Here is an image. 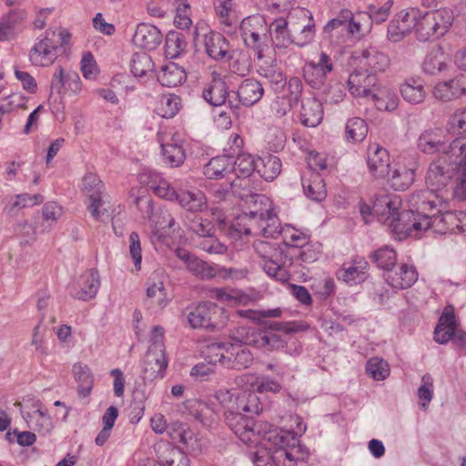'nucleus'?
Masks as SVG:
<instances>
[{
    "instance_id": "14",
    "label": "nucleus",
    "mask_w": 466,
    "mask_h": 466,
    "mask_svg": "<svg viewBox=\"0 0 466 466\" xmlns=\"http://www.w3.org/2000/svg\"><path fill=\"white\" fill-rule=\"evenodd\" d=\"M420 15V10L418 8H409L395 15L388 25V39L392 43L404 39L412 30H416V19Z\"/></svg>"
},
{
    "instance_id": "19",
    "label": "nucleus",
    "mask_w": 466,
    "mask_h": 466,
    "mask_svg": "<svg viewBox=\"0 0 466 466\" xmlns=\"http://www.w3.org/2000/svg\"><path fill=\"white\" fill-rule=\"evenodd\" d=\"M99 287L100 278L98 271L95 268H90L79 277L71 291V295L76 299L87 301L96 297Z\"/></svg>"
},
{
    "instance_id": "46",
    "label": "nucleus",
    "mask_w": 466,
    "mask_h": 466,
    "mask_svg": "<svg viewBox=\"0 0 466 466\" xmlns=\"http://www.w3.org/2000/svg\"><path fill=\"white\" fill-rule=\"evenodd\" d=\"M187 41L185 35L177 31H169L166 35L165 56L167 58L178 57L186 49Z\"/></svg>"
},
{
    "instance_id": "11",
    "label": "nucleus",
    "mask_w": 466,
    "mask_h": 466,
    "mask_svg": "<svg viewBox=\"0 0 466 466\" xmlns=\"http://www.w3.org/2000/svg\"><path fill=\"white\" fill-rule=\"evenodd\" d=\"M455 173L454 157L441 156L430 165L425 178L426 184L431 191L442 190L451 181Z\"/></svg>"
},
{
    "instance_id": "61",
    "label": "nucleus",
    "mask_w": 466,
    "mask_h": 466,
    "mask_svg": "<svg viewBox=\"0 0 466 466\" xmlns=\"http://www.w3.org/2000/svg\"><path fill=\"white\" fill-rule=\"evenodd\" d=\"M349 25L350 36H354L358 39L370 33L371 29V23L364 13H360L356 16L351 14V17L349 19Z\"/></svg>"
},
{
    "instance_id": "12",
    "label": "nucleus",
    "mask_w": 466,
    "mask_h": 466,
    "mask_svg": "<svg viewBox=\"0 0 466 466\" xmlns=\"http://www.w3.org/2000/svg\"><path fill=\"white\" fill-rule=\"evenodd\" d=\"M55 35L56 32L48 29L35 40L29 52V60L33 66H48L56 61L58 46L53 39Z\"/></svg>"
},
{
    "instance_id": "17",
    "label": "nucleus",
    "mask_w": 466,
    "mask_h": 466,
    "mask_svg": "<svg viewBox=\"0 0 466 466\" xmlns=\"http://www.w3.org/2000/svg\"><path fill=\"white\" fill-rule=\"evenodd\" d=\"M433 96L441 102H450L466 95V74H459L448 80L439 81L432 90Z\"/></svg>"
},
{
    "instance_id": "23",
    "label": "nucleus",
    "mask_w": 466,
    "mask_h": 466,
    "mask_svg": "<svg viewBox=\"0 0 466 466\" xmlns=\"http://www.w3.org/2000/svg\"><path fill=\"white\" fill-rule=\"evenodd\" d=\"M162 39L163 35L157 26L141 23L137 26L132 40L137 47L155 50L161 44Z\"/></svg>"
},
{
    "instance_id": "29",
    "label": "nucleus",
    "mask_w": 466,
    "mask_h": 466,
    "mask_svg": "<svg viewBox=\"0 0 466 466\" xmlns=\"http://www.w3.org/2000/svg\"><path fill=\"white\" fill-rule=\"evenodd\" d=\"M22 416L30 429L42 435L49 434L54 429V422L51 416L46 409L41 408V404H39L36 410L31 412L22 413Z\"/></svg>"
},
{
    "instance_id": "31",
    "label": "nucleus",
    "mask_w": 466,
    "mask_h": 466,
    "mask_svg": "<svg viewBox=\"0 0 466 466\" xmlns=\"http://www.w3.org/2000/svg\"><path fill=\"white\" fill-rule=\"evenodd\" d=\"M322 118V105L318 99L308 97L301 101L299 119L303 126L315 127L321 122Z\"/></svg>"
},
{
    "instance_id": "18",
    "label": "nucleus",
    "mask_w": 466,
    "mask_h": 466,
    "mask_svg": "<svg viewBox=\"0 0 466 466\" xmlns=\"http://www.w3.org/2000/svg\"><path fill=\"white\" fill-rule=\"evenodd\" d=\"M351 17L350 10H342L339 16L331 19L323 28V37L332 45L340 46L346 43L350 36L349 19Z\"/></svg>"
},
{
    "instance_id": "60",
    "label": "nucleus",
    "mask_w": 466,
    "mask_h": 466,
    "mask_svg": "<svg viewBox=\"0 0 466 466\" xmlns=\"http://www.w3.org/2000/svg\"><path fill=\"white\" fill-rule=\"evenodd\" d=\"M247 203L249 204V211L262 213V217L277 216L274 212L272 201L265 195H251Z\"/></svg>"
},
{
    "instance_id": "37",
    "label": "nucleus",
    "mask_w": 466,
    "mask_h": 466,
    "mask_svg": "<svg viewBox=\"0 0 466 466\" xmlns=\"http://www.w3.org/2000/svg\"><path fill=\"white\" fill-rule=\"evenodd\" d=\"M228 96V86L219 76L214 77L208 86L203 90V98L216 107L222 106Z\"/></svg>"
},
{
    "instance_id": "22",
    "label": "nucleus",
    "mask_w": 466,
    "mask_h": 466,
    "mask_svg": "<svg viewBox=\"0 0 466 466\" xmlns=\"http://www.w3.org/2000/svg\"><path fill=\"white\" fill-rule=\"evenodd\" d=\"M390 155L388 151L379 145H370L368 149V167L370 173L376 177H387L390 174Z\"/></svg>"
},
{
    "instance_id": "9",
    "label": "nucleus",
    "mask_w": 466,
    "mask_h": 466,
    "mask_svg": "<svg viewBox=\"0 0 466 466\" xmlns=\"http://www.w3.org/2000/svg\"><path fill=\"white\" fill-rule=\"evenodd\" d=\"M223 309L212 302L198 304L187 315V320L193 329L215 330L224 325Z\"/></svg>"
},
{
    "instance_id": "13",
    "label": "nucleus",
    "mask_w": 466,
    "mask_h": 466,
    "mask_svg": "<svg viewBox=\"0 0 466 466\" xmlns=\"http://www.w3.org/2000/svg\"><path fill=\"white\" fill-rule=\"evenodd\" d=\"M281 442L275 444L272 441L261 440L257 447V451L250 453V460L255 466H278L280 460L289 456V452L284 449L286 438L280 433Z\"/></svg>"
},
{
    "instance_id": "2",
    "label": "nucleus",
    "mask_w": 466,
    "mask_h": 466,
    "mask_svg": "<svg viewBox=\"0 0 466 466\" xmlns=\"http://www.w3.org/2000/svg\"><path fill=\"white\" fill-rule=\"evenodd\" d=\"M401 199L400 196L380 192L373 197V211L378 220L387 225L400 238L413 236L415 229L428 226V221L419 223V217L410 211H400Z\"/></svg>"
},
{
    "instance_id": "24",
    "label": "nucleus",
    "mask_w": 466,
    "mask_h": 466,
    "mask_svg": "<svg viewBox=\"0 0 466 466\" xmlns=\"http://www.w3.org/2000/svg\"><path fill=\"white\" fill-rule=\"evenodd\" d=\"M387 283L398 289L410 288L418 279V272L412 265L401 264L396 270L384 274Z\"/></svg>"
},
{
    "instance_id": "4",
    "label": "nucleus",
    "mask_w": 466,
    "mask_h": 466,
    "mask_svg": "<svg viewBox=\"0 0 466 466\" xmlns=\"http://www.w3.org/2000/svg\"><path fill=\"white\" fill-rule=\"evenodd\" d=\"M282 233L278 216L262 217L258 211L243 212L234 218L228 235L235 238L245 236L276 238Z\"/></svg>"
},
{
    "instance_id": "57",
    "label": "nucleus",
    "mask_w": 466,
    "mask_h": 466,
    "mask_svg": "<svg viewBox=\"0 0 466 466\" xmlns=\"http://www.w3.org/2000/svg\"><path fill=\"white\" fill-rule=\"evenodd\" d=\"M180 108V97L177 95H167L160 98L157 112L164 118H172L178 113Z\"/></svg>"
},
{
    "instance_id": "28",
    "label": "nucleus",
    "mask_w": 466,
    "mask_h": 466,
    "mask_svg": "<svg viewBox=\"0 0 466 466\" xmlns=\"http://www.w3.org/2000/svg\"><path fill=\"white\" fill-rule=\"evenodd\" d=\"M237 95L243 106H251L262 98L264 88L258 80L247 78L239 84Z\"/></svg>"
},
{
    "instance_id": "10",
    "label": "nucleus",
    "mask_w": 466,
    "mask_h": 466,
    "mask_svg": "<svg viewBox=\"0 0 466 466\" xmlns=\"http://www.w3.org/2000/svg\"><path fill=\"white\" fill-rule=\"evenodd\" d=\"M419 223L428 221V226L415 229L414 237H419L421 232L427 231L433 227L438 231H464L466 229V213L447 211L441 214L433 213L432 216H422L418 218Z\"/></svg>"
},
{
    "instance_id": "52",
    "label": "nucleus",
    "mask_w": 466,
    "mask_h": 466,
    "mask_svg": "<svg viewBox=\"0 0 466 466\" xmlns=\"http://www.w3.org/2000/svg\"><path fill=\"white\" fill-rule=\"evenodd\" d=\"M149 187L159 198L168 201H175L178 195V192L170 186L169 182L157 174L151 175Z\"/></svg>"
},
{
    "instance_id": "44",
    "label": "nucleus",
    "mask_w": 466,
    "mask_h": 466,
    "mask_svg": "<svg viewBox=\"0 0 466 466\" xmlns=\"http://www.w3.org/2000/svg\"><path fill=\"white\" fill-rule=\"evenodd\" d=\"M73 373L77 382V391L79 396L83 398L88 396L94 384L90 369L86 365L76 363L73 366Z\"/></svg>"
},
{
    "instance_id": "5",
    "label": "nucleus",
    "mask_w": 466,
    "mask_h": 466,
    "mask_svg": "<svg viewBox=\"0 0 466 466\" xmlns=\"http://www.w3.org/2000/svg\"><path fill=\"white\" fill-rule=\"evenodd\" d=\"M417 147L424 154H441L456 160L466 154V137H458L450 142L445 130L438 127L429 128L419 136Z\"/></svg>"
},
{
    "instance_id": "64",
    "label": "nucleus",
    "mask_w": 466,
    "mask_h": 466,
    "mask_svg": "<svg viewBox=\"0 0 466 466\" xmlns=\"http://www.w3.org/2000/svg\"><path fill=\"white\" fill-rule=\"evenodd\" d=\"M69 81L74 82V84L77 86L79 81L78 75L72 71L65 72L64 68L61 66H58L53 75L51 89H55L60 92L61 89Z\"/></svg>"
},
{
    "instance_id": "39",
    "label": "nucleus",
    "mask_w": 466,
    "mask_h": 466,
    "mask_svg": "<svg viewBox=\"0 0 466 466\" xmlns=\"http://www.w3.org/2000/svg\"><path fill=\"white\" fill-rule=\"evenodd\" d=\"M233 155L218 156L209 160L204 167V175L209 179L224 177L231 172Z\"/></svg>"
},
{
    "instance_id": "30",
    "label": "nucleus",
    "mask_w": 466,
    "mask_h": 466,
    "mask_svg": "<svg viewBox=\"0 0 466 466\" xmlns=\"http://www.w3.org/2000/svg\"><path fill=\"white\" fill-rule=\"evenodd\" d=\"M433 193L430 190H420L409 198L410 208L408 211L422 216H432L431 211L437 208V202L432 198Z\"/></svg>"
},
{
    "instance_id": "20",
    "label": "nucleus",
    "mask_w": 466,
    "mask_h": 466,
    "mask_svg": "<svg viewBox=\"0 0 466 466\" xmlns=\"http://www.w3.org/2000/svg\"><path fill=\"white\" fill-rule=\"evenodd\" d=\"M369 263L364 258L355 257L350 262H345L337 271V278L339 280L352 286L360 284L368 278Z\"/></svg>"
},
{
    "instance_id": "47",
    "label": "nucleus",
    "mask_w": 466,
    "mask_h": 466,
    "mask_svg": "<svg viewBox=\"0 0 466 466\" xmlns=\"http://www.w3.org/2000/svg\"><path fill=\"white\" fill-rule=\"evenodd\" d=\"M45 198L41 194L30 195L27 193L18 194L15 199L10 200L5 208V212L12 215L22 208H31L43 203Z\"/></svg>"
},
{
    "instance_id": "25",
    "label": "nucleus",
    "mask_w": 466,
    "mask_h": 466,
    "mask_svg": "<svg viewBox=\"0 0 466 466\" xmlns=\"http://www.w3.org/2000/svg\"><path fill=\"white\" fill-rule=\"evenodd\" d=\"M360 65L361 68L377 75L389 67L390 58L376 47L370 46L361 51Z\"/></svg>"
},
{
    "instance_id": "35",
    "label": "nucleus",
    "mask_w": 466,
    "mask_h": 466,
    "mask_svg": "<svg viewBox=\"0 0 466 466\" xmlns=\"http://www.w3.org/2000/svg\"><path fill=\"white\" fill-rule=\"evenodd\" d=\"M158 141L161 147L163 161L172 167H180L186 158L183 145L174 138L170 142H164L159 136Z\"/></svg>"
},
{
    "instance_id": "3",
    "label": "nucleus",
    "mask_w": 466,
    "mask_h": 466,
    "mask_svg": "<svg viewBox=\"0 0 466 466\" xmlns=\"http://www.w3.org/2000/svg\"><path fill=\"white\" fill-rule=\"evenodd\" d=\"M225 421L229 429L244 444L258 445L261 440L279 444L280 431L266 421H257L251 416L239 411L227 410Z\"/></svg>"
},
{
    "instance_id": "48",
    "label": "nucleus",
    "mask_w": 466,
    "mask_h": 466,
    "mask_svg": "<svg viewBox=\"0 0 466 466\" xmlns=\"http://www.w3.org/2000/svg\"><path fill=\"white\" fill-rule=\"evenodd\" d=\"M400 93L404 100L414 105L421 103L426 96L422 83L413 78L407 80L401 86Z\"/></svg>"
},
{
    "instance_id": "55",
    "label": "nucleus",
    "mask_w": 466,
    "mask_h": 466,
    "mask_svg": "<svg viewBox=\"0 0 466 466\" xmlns=\"http://www.w3.org/2000/svg\"><path fill=\"white\" fill-rule=\"evenodd\" d=\"M236 159L232 157L231 172H238V176L248 177L258 167V160L256 161L253 157L249 154H236Z\"/></svg>"
},
{
    "instance_id": "1",
    "label": "nucleus",
    "mask_w": 466,
    "mask_h": 466,
    "mask_svg": "<svg viewBox=\"0 0 466 466\" xmlns=\"http://www.w3.org/2000/svg\"><path fill=\"white\" fill-rule=\"evenodd\" d=\"M273 45L278 48L294 44L303 47L315 36V23L306 8L296 7L289 11L287 17H279L268 25Z\"/></svg>"
},
{
    "instance_id": "27",
    "label": "nucleus",
    "mask_w": 466,
    "mask_h": 466,
    "mask_svg": "<svg viewBox=\"0 0 466 466\" xmlns=\"http://www.w3.org/2000/svg\"><path fill=\"white\" fill-rule=\"evenodd\" d=\"M204 47L206 54L216 61L226 59L229 44L227 38L220 33L210 31L204 35Z\"/></svg>"
},
{
    "instance_id": "7",
    "label": "nucleus",
    "mask_w": 466,
    "mask_h": 466,
    "mask_svg": "<svg viewBox=\"0 0 466 466\" xmlns=\"http://www.w3.org/2000/svg\"><path fill=\"white\" fill-rule=\"evenodd\" d=\"M416 20V37L420 42H426L442 36L451 25L453 15L448 9H437L424 14L420 12Z\"/></svg>"
},
{
    "instance_id": "42",
    "label": "nucleus",
    "mask_w": 466,
    "mask_h": 466,
    "mask_svg": "<svg viewBox=\"0 0 466 466\" xmlns=\"http://www.w3.org/2000/svg\"><path fill=\"white\" fill-rule=\"evenodd\" d=\"M447 57L441 48H433L425 57L422 63V70L425 74L435 76L447 70Z\"/></svg>"
},
{
    "instance_id": "21",
    "label": "nucleus",
    "mask_w": 466,
    "mask_h": 466,
    "mask_svg": "<svg viewBox=\"0 0 466 466\" xmlns=\"http://www.w3.org/2000/svg\"><path fill=\"white\" fill-rule=\"evenodd\" d=\"M187 269L194 274L196 277L201 279H211L213 278H219L222 279H228L235 278V274L238 272L233 268H227L219 267L218 265L212 266L206 261L195 257L189 261Z\"/></svg>"
},
{
    "instance_id": "45",
    "label": "nucleus",
    "mask_w": 466,
    "mask_h": 466,
    "mask_svg": "<svg viewBox=\"0 0 466 466\" xmlns=\"http://www.w3.org/2000/svg\"><path fill=\"white\" fill-rule=\"evenodd\" d=\"M185 226L200 238L210 237L215 233L214 224L209 219L198 215H187Z\"/></svg>"
},
{
    "instance_id": "38",
    "label": "nucleus",
    "mask_w": 466,
    "mask_h": 466,
    "mask_svg": "<svg viewBox=\"0 0 466 466\" xmlns=\"http://www.w3.org/2000/svg\"><path fill=\"white\" fill-rule=\"evenodd\" d=\"M208 297L228 305H246L249 301L248 295L229 288H212L208 289Z\"/></svg>"
},
{
    "instance_id": "62",
    "label": "nucleus",
    "mask_w": 466,
    "mask_h": 466,
    "mask_svg": "<svg viewBox=\"0 0 466 466\" xmlns=\"http://www.w3.org/2000/svg\"><path fill=\"white\" fill-rule=\"evenodd\" d=\"M370 99L373 101L376 108L380 111H393L399 104L398 96L390 92H375Z\"/></svg>"
},
{
    "instance_id": "59",
    "label": "nucleus",
    "mask_w": 466,
    "mask_h": 466,
    "mask_svg": "<svg viewBox=\"0 0 466 466\" xmlns=\"http://www.w3.org/2000/svg\"><path fill=\"white\" fill-rule=\"evenodd\" d=\"M368 134V126L362 118L352 117L346 124V137L353 142L362 141Z\"/></svg>"
},
{
    "instance_id": "8",
    "label": "nucleus",
    "mask_w": 466,
    "mask_h": 466,
    "mask_svg": "<svg viewBox=\"0 0 466 466\" xmlns=\"http://www.w3.org/2000/svg\"><path fill=\"white\" fill-rule=\"evenodd\" d=\"M239 31L245 45L256 50L258 58H261L268 35V25L265 18L260 15L246 17L240 23Z\"/></svg>"
},
{
    "instance_id": "6",
    "label": "nucleus",
    "mask_w": 466,
    "mask_h": 466,
    "mask_svg": "<svg viewBox=\"0 0 466 466\" xmlns=\"http://www.w3.org/2000/svg\"><path fill=\"white\" fill-rule=\"evenodd\" d=\"M168 360L164 343V329L155 326L151 330L150 345L142 363V378L144 381L161 380L166 374Z\"/></svg>"
},
{
    "instance_id": "16",
    "label": "nucleus",
    "mask_w": 466,
    "mask_h": 466,
    "mask_svg": "<svg viewBox=\"0 0 466 466\" xmlns=\"http://www.w3.org/2000/svg\"><path fill=\"white\" fill-rule=\"evenodd\" d=\"M377 75L360 67L351 73L348 79L350 94L356 97L370 98L376 92Z\"/></svg>"
},
{
    "instance_id": "56",
    "label": "nucleus",
    "mask_w": 466,
    "mask_h": 466,
    "mask_svg": "<svg viewBox=\"0 0 466 466\" xmlns=\"http://www.w3.org/2000/svg\"><path fill=\"white\" fill-rule=\"evenodd\" d=\"M63 208L56 201H48L42 208L43 231H49L63 216Z\"/></svg>"
},
{
    "instance_id": "54",
    "label": "nucleus",
    "mask_w": 466,
    "mask_h": 466,
    "mask_svg": "<svg viewBox=\"0 0 466 466\" xmlns=\"http://www.w3.org/2000/svg\"><path fill=\"white\" fill-rule=\"evenodd\" d=\"M230 346V343L228 342H214L210 343L207 346L204 354L206 360L210 364H216L219 363L223 367H225V363L227 362L228 359L230 357L228 356V347Z\"/></svg>"
},
{
    "instance_id": "26",
    "label": "nucleus",
    "mask_w": 466,
    "mask_h": 466,
    "mask_svg": "<svg viewBox=\"0 0 466 466\" xmlns=\"http://www.w3.org/2000/svg\"><path fill=\"white\" fill-rule=\"evenodd\" d=\"M238 385L245 387L247 390L258 392H279L280 384L268 376L258 377L252 373H245L237 379Z\"/></svg>"
},
{
    "instance_id": "58",
    "label": "nucleus",
    "mask_w": 466,
    "mask_h": 466,
    "mask_svg": "<svg viewBox=\"0 0 466 466\" xmlns=\"http://www.w3.org/2000/svg\"><path fill=\"white\" fill-rule=\"evenodd\" d=\"M237 410L239 412L258 414L262 410V406L255 392L245 391L237 399Z\"/></svg>"
},
{
    "instance_id": "41",
    "label": "nucleus",
    "mask_w": 466,
    "mask_h": 466,
    "mask_svg": "<svg viewBox=\"0 0 466 466\" xmlns=\"http://www.w3.org/2000/svg\"><path fill=\"white\" fill-rule=\"evenodd\" d=\"M286 260H289V265L292 264V258L285 257V260H282V257L274 258V259H268L264 262H260L265 273L280 282H287L289 278V272L286 268Z\"/></svg>"
},
{
    "instance_id": "49",
    "label": "nucleus",
    "mask_w": 466,
    "mask_h": 466,
    "mask_svg": "<svg viewBox=\"0 0 466 466\" xmlns=\"http://www.w3.org/2000/svg\"><path fill=\"white\" fill-rule=\"evenodd\" d=\"M456 167L455 186L453 187V197L458 200L466 198V153L454 160Z\"/></svg>"
},
{
    "instance_id": "34",
    "label": "nucleus",
    "mask_w": 466,
    "mask_h": 466,
    "mask_svg": "<svg viewBox=\"0 0 466 466\" xmlns=\"http://www.w3.org/2000/svg\"><path fill=\"white\" fill-rule=\"evenodd\" d=\"M228 356H230L225 363V368L242 370L249 367L253 362V355L249 349L245 345L237 343L228 347Z\"/></svg>"
},
{
    "instance_id": "36",
    "label": "nucleus",
    "mask_w": 466,
    "mask_h": 466,
    "mask_svg": "<svg viewBox=\"0 0 466 466\" xmlns=\"http://www.w3.org/2000/svg\"><path fill=\"white\" fill-rule=\"evenodd\" d=\"M456 329L455 315L453 311L447 308L439 319V322L434 330V340L439 344L448 343Z\"/></svg>"
},
{
    "instance_id": "63",
    "label": "nucleus",
    "mask_w": 466,
    "mask_h": 466,
    "mask_svg": "<svg viewBox=\"0 0 466 466\" xmlns=\"http://www.w3.org/2000/svg\"><path fill=\"white\" fill-rule=\"evenodd\" d=\"M366 372L376 380H383L390 375L389 364L380 358H371L367 362Z\"/></svg>"
},
{
    "instance_id": "40",
    "label": "nucleus",
    "mask_w": 466,
    "mask_h": 466,
    "mask_svg": "<svg viewBox=\"0 0 466 466\" xmlns=\"http://www.w3.org/2000/svg\"><path fill=\"white\" fill-rule=\"evenodd\" d=\"M159 83L167 87H175L183 84L187 79L184 68L176 63H169L162 67L157 77Z\"/></svg>"
},
{
    "instance_id": "53",
    "label": "nucleus",
    "mask_w": 466,
    "mask_h": 466,
    "mask_svg": "<svg viewBox=\"0 0 466 466\" xmlns=\"http://www.w3.org/2000/svg\"><path fill=\"white\" fill-rule=\"evenodd\" d=\"M371 258L380 268L388 273L396 265L397 254L392 248L385 246L375 250Z\"/></svg>"
},
{
    "instance_id": "50",
    "label": "nucleus",
    "mask_w": 466,
    "mask_h": 466,
    "mask_svg": "<svg viewBox=\"0 0 466 466\" xmlns=\"http://www.w3.org/2000/svg\"><path fill=\"white\" fill-rule=\"evenodd\" d=\"M391 187L396 191L406 190L414 181V169L400 167L388 177Z\"/></svg>"
},
{
    "instance_id": "51",
    "label": "nucleus",
    "mask_w": 466,
    "mask_h": 466,
    "mask_svg": "<svg viewBox=\"0 0 466 466\" xmlns=\"http://www.w3.org/2000/svg\"><path fill=\"white\" fill-rule=\"evenodd\" d=\"M154 63L147 53H135L130 60V70L135 77L143 79L148 72H151Z\"/></svg>"
},
{
    "instance_id": "15",
    "label": "nucleus",
    "mask_w": 466,
    "mask_h": 466,
    "mask_svg": "<svg viewBox=\"0 0 466 466\" xmlns=\"http://www.w3.org/2000/svg\"><path fill=\"white\" fill-rule=\"evenodd\" d=\"M103 188L104 185L96 174L86 173L83 177V190L90 200L87 208L96 220L102 219V216L107 211V208L104 207L105 202L101 198Z\"/></svg>"
},
{
    "instance_id": "32",
    "label": "nucleus",
    "mask_w": 466,
    "mask_h": 466,
    "mask_svg": "<svg viewBox=\"0 0 466 466\" xmlns=\"http://www.w3.org/2000/svg\"><path fill=\"white\" fill-rule=\"evenodd\" d=\"M179 206L189 213H202L208 208V201L201 190H182L176 199Z\"/></svg>"
},
{
    "instance_id": "33",
    "label": "nucleus",
    "mask_w": 466,
    "mask_h": 466,
    "mask_svg": "<svg viewBox=\"0 0 466 466\" xmlns=\"http://www.w3.org/2000/svg\"><path fill=\"white\" fill-rule=\"evenodd\" d=\"M301 183L303 192L308 198L317 202L326 198V185L323 177L318 172H309V177L302 176Z\"/></svg>"
},
{
    "instance_id": "43",
    "label": "nucleus",
    "mask_w": 466,
    "mask_h": 466,
    "mask_svg": "<svg viewBox=\"0 0 466 466\" xmlns=\"http://www.w3.org/2000/svg\"><path fill=\"white\" fill-rule=\"evenodd\" d=\"M258 172L267 181L274 180L281 172L282 163L279 157L267 155L258 159Z\"/></svg>"
}]
</instances>
